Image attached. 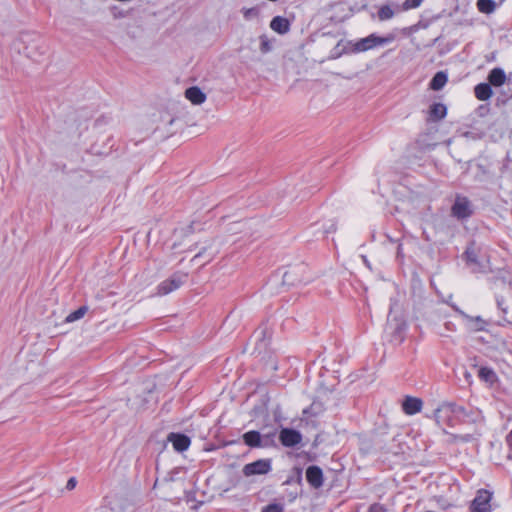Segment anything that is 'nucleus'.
Segmentation results:
<instances>
[{
	"instance_id": "58836bf2",
	"label": "nucleus",
	"mask_w": 512,
	"mask_h": 512,
	"mask_svg": "<svg viewBox=\"0 0 512 512\" xmlns=\"http://www.w3.org/2000/svg\"><path fill=\"white\" fill-rule=\"evenodd\" d=\"M476 168H477V170H481L482 169V167L479 166V165Z\"/></svg>"
},
{
	"instance_id": "0eeeda50",
	"label": "nucleus",
	"mask_w": 512,
	"mask_h": 512,
	"mask_svg": "<svg viewBox=\"0 0 512 512\" xmlns=\"http://www.w3.org/2000/svg\"><path fill=\"white\" fill-rule=\"evenodd\" d=\"M271 470V461L269 459H259L252 463H248L243 467V474L246 477L254 475H264Z\"/></svg>"
},
{
	"instance_id": "9d476101",
	"label": "nucleus",
	"mask_w": 512,
	"mask_h": 512,
	"mask_svg": "<svg viewBox=\"0 0 512 512\" xmlns=\"http://www.w3.org/2000/svg\"><path fill=\"white\" fill-rule=\"evenodd\" d=\"M306 479L313 488H320L324 481L322 469L316 465L309 466L306 470Z\"/></svg>"
},
{
	"instance_id": "473e14b6",
	"label": "nucleus",
	"mask_w": 512,
	"mask_h": 512,
	"mask_svg": "<svg viewBox=\"0 0 512 512\" xmlns=\"http://www.w3.org/2000/svg\"><path fill=\"white\" fill-rule=\"evenodd\" d=\"M76 479L74 477L70 478L68 481H67V484H66V488L68 490H72L75 488L76 486Z\"/></svg>"
},
{
	"instance_id": "2f4dec72",
	"label": "nucleus",
	"mask_w": 512,
	"mask_h": 512,
	"mask_svg": "<svg viewBox=\"0 0 512 512\" xmlns=\"http://www.w3.org/2000/svg\"><path fill=\"white\" fill-rule=\"evenodd\" d=\"M404 329H405V324H403V323L398 324L397 327L395 328V331L398 334V337L396 338V340H398L399 342H401L403 340L402 332L404 331Z\"/></svg>"
},
{
	"instance_id": "f03ea898",
	"label": "nucleus",
	"mask_w": 512,
	"mask_h": 512,
	"mask_svg": "<svg viewBox=\"0 0 512 512\" xmlns=\"http://www.w3.org/2000/svg\"><path fill=\"white\" fill-rule=\"evenodd\" d=\"M394 40L392 35L381 37L376 34H370L365 38L355 41L352 45V51L355 53L365 52L378 46H384Z\"/></svg>"
},
{
	"instance_id": "7c9ffc66",
	"label": "nucleus",
	"mask_w": 512,
	"mask_h": 512,
	"mask_svg": "<svg viewBox=\"0 0 512 512\" xmlns=\"http://www.w3.org/2000/svg\"><path fill=\"white\" fill-rule=\"evenodd\" d=\"M369 512H387V510L383 505L374 503L370 506Z\"/></svg>"
},
{
	"instance_id": "dca6fc26",
	"label": "nucleus",
	"mask_w": 512,
	"mask_h": 512,
	"mask_svg": "<svg viewBox=\"0 0 512 512\" xmlns=\"http://www.w3.org/2000/svg\"><path fill=\"white\" fill-rule=\"evenodd\" d=\"M270 28L279 34H285L290 29V22L287 18L276 16L271 20Z\"/></svg>"
},
{
	"instance_id": "4be33fe9",
	"label": "nucleus",
	"mask_w": 512,
	"mask_h": 512,
	"mask_svg": "<svg viewBox=\"0 0 512 512\" xmlns=\"http://www.w3.org/2000/svg\"><path fill=\"white\" fill-rule=\"evenodd\" d=\"M251 223L249 221H239L234 222L230 225V227L227 229L231 233H246L247 230L250 228Z\"/></svg>"
},
{
	"instance_id": "423d86ee",
	"label": "nucleus",
	"mask_w": 512,
	"mask_h": 512,
	"mask_svg": "<svg viewBox=\"0 0 512 512\" xmlns=\"http://www.w3.org/2000/svg\"><path fill=\"white\" fill-rule=\"evenodd\" d=\"M492 493L488 490L481 489L477 492L476 497L473 499L470 511L471 512H491L490 501Z\"/></svg>"
},
{
	"instance_id": "412c9836",
	"label": "nucleus",
	"mask_w": 512,
	"mask_h": 512,
	"mask_svg": "<svg viewBox=\"0 0 512 512\" xmlns=\"http://www.w3.org/2000/svg\"><path fill=\"white\" fill-rule=\"evenodd\" d=\"M477 8L482 13L490 14L494 12L496 4L493 0H478Z\"/></svg>"
},
{
	"instance_id": "4468645a",
	"label": "nucleus",
	"mask_w": 512,
	"mask_h": 512,
	"mask_svg": "<svg viewBox=\"0 0 512 512\" xmlns=\"http://www.w3.org/2000/svg\"><path fill=\"white\" fill-rule=\"evenodd\" d=\"M457 419L464 423L478 424L483 421V416L478 409H467L464 407V413H460Z\"/></svg>"
},
{
	"instance_id": "6ab92c4d",
	"label": "nucleus",
	"mask_w": 512,
	"mask_h": 512,
	"mask_svg": "<svg viewBox=\"0 0 512 512\" xmlns=\"http://www.w3.org/2000/svg\"><path fill=\"white\" fill-rule=\"evenodd\" d=\"M474 94L478 100L486 101L492 96L493 91L489 83H480L475 86Z\"/></svg>"
},
{
	"instance_id": "39448f33",
	"label": "nucleus",
	"mask_w": 512,
	"mask_h": 512,
	"mask_svg": "<svg viewBox=\"0 0 512 512\" xmlns=\"http://www.w3.org/2000/svg\"><path fill=\"white\" fill-rule=\"evenodd\" d=\"M187 275L183 273H175L170 278L162 281L157 287V294L160 296L167 295L180 288L186 281Z\"/></svg>"
},
{
	"instance_id": "1a4fd4ad",
	"label": "nucleus",
	"mask_w": 512,
	"mask_h": 512,
	"mask_svg": "<svg viewBox=\"0 0 512 512\" xmlns=\"http://www.w3.org/2000/svg\"><path fill=\"white\" fill-rule=\"evenodd\" d=\"M279 440L285 447H294L302 441V435L295 429L283 428L280 431Z\"/></svg>"
},
{
	"instance_id": "c9c22d12",
	"label": "nucleus",
	"mask_w": 512,
	"mask_h": 512,
	"mask_svg": "<svg viewBox=\"0 0 512 512\" xmlns=\"http://www.w3.org/2000/svg\"><path fill=\"white\" fill-rule=\"evenodd\" d=\"M397 257L398 258H402L403 257L402 245L401 244H398V246H397Z\"/></svg>"
},
{
	"instance_id": "ddd939ff",
	"label": "nucleus",
	"mask_w": 512,
	"mask_h": 512,
	"mask_svg": "<svg viewBox=\"0 0 512 512\" xmlns=\"http://www.w3.org/2000/svg\"><path fill=\"white\" fill-rule=\"evenodd\" d=\"M423 402L420 398L407 396L403 403L402 409L407 415H414L421 411Z\"/></svg>"
},
{
	"instance_id": "7ed1b4c3",
	"label": "nucleus",
	"mask_w": 512,
	"mask_h": 512,
	"mask_svg": "<svg viewBox=\"0 0 512 512\" xmlns=\"http://www.w3.org/2000/svg\"><path fill=\"white\" fill-rule=\"evenodd\" d=\"M276 431L261 435L260 432L252 430L243 434V441L249 447H268L274 443Z\"/></svg>"
},
{
	"instance_id": "2eb2a0df",
	"label": "nucleus",
	"mask_w": 512,
	"mask_h": 512,
	"mask_svg": "<svg viewBox=\"0 0 512 512\" xmlns=\"http://www.w3.org/2000/svg\"><path fill=\"white\" fill-rule=\"evenodd\" d=\"M185 97L194 105H200L206 100L205 93L197 86L186 89Z\"/></svg>"
},
{
	"instance_id": "cd10ccee",
	"label": "nucleus",
	"mask_w": 512,
	"mask_h": 512,
	"mask_svg": "<svg viewBox=\"0 0 512 512\" xmlns=\"http://www.w3.org/2000/svg\"><path fill=\"white\" fill-rule=\"evenodd\" d=\"M262 512H283V506L280 504H269L263 508Z\"/></svg>"
},
{
	"instance_id": "b1692460",
	"label": "nucleus",
	"mask_w": 512,
	"mask_h": 512,
	"mask_svg": "<svg viewBox=\"0 0 512 512\" xmlns=\"http://www.w3.org/2000/svg\"><path fill=\"white\" fill-rule=\"evenodd\" d=\"M87 311H88V307L87 306H81L77 310H75L74 312L70 313L66 317L65 322L71 323V322L77 321V320L83 318L84 315L87 313Z\"/></svg>"
},
{
	"instance_id": "a211bd4d",
	"label": "nucleus",
	"mask_w": 512,
	"mask_h": 512,
	"mask_svg": "<svg viewBox=\"0 0 512 512\" xmlns=\"http://www.w3.org/2000/svg\"><path fill=\"white\" fill-rule=\"evenodd\" d=\"M489 84L495 87L502 86L506 81V74L502 68H493L488 74Z\"/></svg>"
},
{
	"instance_id": "20e7f679",
	"label": "nucleus",
	"mask_w": 512,
	"mask_h": 512,
	"mask_svg": "<svg viewBox=\"0 0 512 512\" xmlns=\"http://www.w3.org/2000/svg\"><path fill=\"white\" fill-rule=\"evenodd\" d=\"M474 209V205L467 197L458 195L452 205L451 214L458 220H464L473 215Z\"/></svg>"
},
{
	"instance_id": "4c0bfd02",
	"label": "nucleus",
	"mask_w": 512,
	"mask_h": 512,
	"mask_svg": "<svg viewBox=\"0 0 512 512\" xmlns=\"http://www.w3.org/2000/svg\"><path fill=\"white\" fill-rule=\"evenodd\" d=\"M195 222H192L189 226L190 231H195L196 228H194Z\"/></svg>"
},
{
	"instance_id": "c85d7f7f",
	"label": "nucleus",
	"mask_w": 512,
	"mask_h": 512,
	"mask_svg": "<svg viewBox=\"0 0 512 512\" xmlns=\"http://www.w3.org/2000/svg\"><path fill=\"white\" fill-rule=\"evenodd\" d=\"M479 376L485 380H490L494 376V373L490 369L481 368L479 370Z\"/></svg>"
},
{
	"instance_id": "6e6552de",
	"label": "nucleus",
	"mask_w": 512,
	"mask_h": 512,
	"mask_svg": "<svg viewBox=\"0 0 512 512\" xmlns=\"http://www.w3.org/2000/svg\"><path fill=\"white\" fill-rule=\"evenodd\" d=\"M452 414L456 418L460 413H464V407L457 405L454 402H444L435 411L434 418L437 424L441 423L442 414Z\"/></svg>"
},
{
	"instance_id": "f8f14e48",
	"label": "nucleus",
	"mask_w": 512,
	"mask_h": 512,
	"mask_svg": "<svg viewBox=\"0 0 512 512\" xmlns=\"http://www.w3.org/2000/svg\"><path fill=\"white\" fill-rule=\"evenodd\" d=\"M456 311L465 319L468 328L472 331H483L487 326V322L480 316L472 317L458 308Z\"/></svg>"
},
{
	"instance_id": "aec40b11",
	"label": "nucleus",
	"mask_w": 512,
	"mask_h": 512,
	"mask_svg": "<svg viewBox=\"0 0 512 512\" xmlns=\"http://www.w3.org/2000/svg\"><path fill=\"white\" fill-rule=\"evenodd\" d=\"M448 78H447V75L440 71V72H437L433 78L431 79L430 81V89L434 90V91H438L440 89H442L444 87V85L446 84Z\"/></svg>"
},
{
	"instance_id": "5701e85b",
	"label": "nucleus",
	"mask_w": 512,
	"mask_h": 512,
	"mask_svg": "<svg viewBox=\"0 0 512 512\" xmlns=\"http://www.w3.org/2000/svg\"><path fill=\"white\" fill-rule=\"evenodd\" d=\"M394 10L390 5H382L378 10V18L380 21H386L394 17Z\"/></svg>"
},
{
	"instance_id": "c756f323",
	"label": "nucleus",
	"mask_w": 512,
	"mask_h": 512,
	"mask_svg": "<svg viewBox=\"0 0 512 512\" xmlns=\"http://www.w3.org/2000/svg\"><path fill=\"white\" fill-rule=\"evenodd\" d=\"M258 14V10L256 8H247L243 9V16L246 20L251 19L252 17Z\"/></svg>"
},
{
	"instance_id": "f704fd0d",
	"label": "nucleus",
	"mask_w": 512,
	"mask_h": 512,
	"mask_svg": "<svg viewBox=\"0 0 512 512\" xmlns=\"http://www.w3.org/2000/svg\"><path fill=\"white\" fill-rule=\"evenodd\" d=\"M506 442L509 445V447L512 450V430L509 432V434L506 437Z\"/></svg>"
},
{
	"instance_id": "bb28decb",
	"label": "nucleus",
	"mask_w": 512,
	"mask_h": 512,
	"mask_svg": "<svg viewBox=\"0 0 512 512\" xmlns=\"http://www.w3.org/2000/svg\"><path fill=\"white\" fill-rule=\"evenodd\" d=\"M423 0H405L402 4V10L408 11L411 9L418 8L422 4Z\"/></svg>"
},
{
	"instance_id": "f257e3e1",
	"label": "nucleus",
	"mask_w": 512,
	"mask_h": 512,
	"mask_svg": "<svg viewBox=\"0 0 512 512\" xmlns=\"http://www.w3.org/2000/svg\"><path fill=\"white\" fill-rule=\"evenodd\" d=\"M310 280L309 269L303 263L289 267L282 278L283 284L287 286H297L308 283Z\"/></svg>"
},
{
	"instance_id": "f3484780",
	"label": "nucleus",
	"mask_w": 512,
	"mask_h": 512,
	"mask_svg": "<svg viewBox=\"0 0 512 512\" xmlns=\"http://www.w3.org/2000/svg\"><path fill=\"white\" fill-rule=\"evenodd\" d=\"M447 114V108L442 103H433L429 110V121L437 122L443 119Z\"/></svg>"
},
{
	"instance_id": "a878e982",
	"label": "nucleus",
	"mask_w": 512,
	"mask_h": 512,
	"mask_svg": "<svg viewBox=\"0 0 512 512\" xmlns=\"http://www.w3.org/2000/svg\"><path fill=\"white\" fill-rule=\"evenodd\" d=\"M272 50V44L266 35L260 36V51L266 54Z\"/></svg>"
},
{
	"instance_id": "e433bc0d",
	"label": "nucleus",
	"mask_w": 512,
	"mask_h": 512,
	"mask_svg": "<svg viewBox=\"0 0 512 512\" xmlns=\"http://www.w3.org/2000/svg\"><path fill=\"white\" fill-rule=\"evenodd\" d=\"M497 304H498V306H499L503 311H505V308H502V305H503V300H502V299H497Z\"/></svg>"
},
{
	"instance_id": "9b49d317",
	"label": "nucleus",
	"mask_w": 512,
	"mask_h": 512,
	"mask_svg": "<svg viewBox=\"0 0 512 512\" xmlns=\"http://www.w3.org/2000/svg\"><path fill=\"white\" fill-rule=\"evenodd\" d=\"M167 440L172 443L173 448L177 452H183L187 450L191 443L188 436L180 433H170L167 437Z\"/></svg>"
},
{
	"instance_id": "393cba45",
	"label": "nucleus",
	"mask_w": 512,
	"mask_h": 512,
	"mask_svg": "<svg viewBox=\"0 0 512 512\" xmlns=\"http://www.w3.org/2000/svg\"><path fill=\"white\" fill-rule=\"evenodd\" d=\"M465 256H466V261L467 263L472 266L473 270L474 271H477L478 270V260H477V254L476 252L471 249V248H468L466 251H465Z\"/></svg>"
},
{
	"instance_id": "72a5a7b5",
	"label": "nucleus",
	"mask_w": 512,
	"mask_h": 512,
	"mask_svg": "<svg viewBox=\"0 0 512 512\" xmlns=\"http://www.w3.org/2000/svg\"><path fill=\"white\" fill-rule=\"evenodd\" d=\"M457 439L462 442H469L473 439V436L471 434H465V435L457 436Z\"/></svg>"
}]
</instances>
